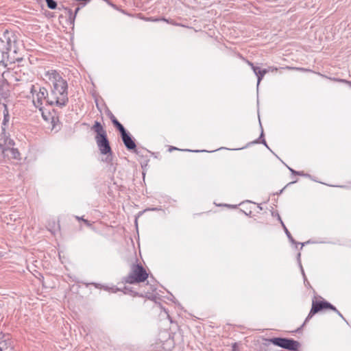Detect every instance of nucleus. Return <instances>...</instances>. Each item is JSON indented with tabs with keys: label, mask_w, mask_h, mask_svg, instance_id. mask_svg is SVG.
Returning <instances> with one entry per match:
<instances>
[{
	"label": "nucleus",
	"mask_w": 351,
	"mask_h": 351,
	"mask_svg": "<svg viewBox=\"0 0 351 351\" xmlns=\"http://www.w3.org/2000/svg\"><path fill=\"white\" fill-rule=\"evenodd\" d=\"M45 76L53 84L51 91L47 97V104L59 107L64 106L69 100L66 81L55 70L48 71Z\"/></svg>",
	"instance_id": "nucleus-1"
},
{
	"label": "nucleus",
	"mask_w": 351,
	"mask_h": 351,
	"mask_svg": "<svg viewBox=\"0 0 351 351\" xmlns=\"http://www.w3.org/2000/svg\"><path fill=\"white\" fill-rule=\"evenodd\" d=\"M91 129L96 133L95 141L101 154L107 155L106 162H111L112 152L107 138L106 131L99 121H95Z\"/></svg>",
	"instance_id": "nucleus-2"
},
{
	"label": "nucleus",
	"mask_w": 351,
	"mask_h": 351,
	"mask_svg": "<svg viewBox=\"0 0 351 351\" xmlns=\"http://www.w3.org/2000/svg\"><path fill=\"white\" fill-rule=\"evenodd\" d=\"M148 276V273L141 264H132L124 281L128 284H137L145 282Z\"/></svg>",
	"instance_id": "nucleus-3"
},
{
	"label": "nucleus",
	"mask_w": 351,
	"mask_h": 351,
	"mask_svg": "<svg viewBox=\"0 0 351 351\" xmlns=\"http://www.w3.org/2000/svg\"><path fill=\"white\" fill-rule=\"evenodd\" d=\"M30 93L32 94L34 105L36 108L42 110L43 101H46L47 102V97L49 95L47 90L45 88L40 87L38 91L36 86L34 85H32Z\"/></svg>",
	"instance_id": "nucleus-4"
},
{
	"label": "nucleus",
	"mask_w": 351,
	"mask_h": 351,
	"mask_svg": "<svg viewBox=\"0 0 351 351\" xmlns=\"http://www.w3.org/2000/svg\"><path fill=\"white\" fill-rule=\"evenodd\" d=\"M330 308L332 311H337V308L332 306L330 303L326 301H315L313 300L312 308L308 313L304 323L310 319L315 313H318L322 309Z\"/></svg>",
	"instance_id": "nucleus-5"
},
{
	"label": "nucleus",
	"mask_w": 351,
	"mask_h": 351,
	"mask_svg": "<svg viewBox=\"0 0 351 351\" xmlns=\"http://www.w3.org/2000/svg\"><path fill=\"white\" fill-rule=\"evenodd\" d=\"M11 49V40L5 35L3 38H0V54L3 58L5 54H7Z\"/></svg>",
	"instance_id": "nucleus-6"
},
{
	"label": "nucleus",
	"mask_w": 351,
	"mask_h": 351,
	"mask_svg": "<svg viewBox=\"0 0 351 351\" xmlns=\"http://www.w3.org/2000/svg\"><path fill=\"white\" fill-rule=\"evenodd\" d=\"M121 136L122 141L128 149L132 150L136 148V144L134 141L132 140L129 133L125 132L123 134H121Z\"/></svg>",
	"instance_id": "nucleus-7"
},
{
	"label": "nucleus",
	"mask_w": 351,
	"mask_h": 351,
	"mask_svg": "<svg viewBox=\"0 0 351 351\" xmlns=\"http://www.w3.org/2000/svg\"><path fill=\"white\" fill-rule=\"evenodd\" d=\"M2 154L7 157L8 159H17L20 154L17 149L14 148V146L10 148H4L1 152Z\"/></svg>",
	"instance_id": "nucleus-8"
},
{
	"label": "nucleus",
	"mask_w": 351,
	"mask_h": 351,
	"mask_svg": "<svg viewBox=\"0 0 351 351\" xmlns=\"http://www.w3.org/2000/svg\"><path fill=\"white\" fill-rule=\"evenodd\" d=\"M14 145V141L4 135L0 138V152H1L4 148L12 147Z\"/></svg>",
	"instance_id": "nucleus-9"
},
{
	"label": "nucleus",
	"mask_w": 351,
	"mask_h": 351,
	"mask_svg": "<svg viewBox=\"0 0 351 351\" xmlns=\"http://www.w3.org/2000/svg\"><path fill=\"white\" fill-rule=\"evenodd\" d=\"M300 346L298 341L291 339H287V350H297Z\"/></svg>",
	"instance_id": "nucleus-10"
},
{
	"label": "nucleus",
	"mask_w": 351,
	"mask_h": 351,
	"mask_svg": "<svg viewBox=\"0 0 351 351\" xmlns=\"http://www.w3.org/2000/svg\"><path fill=\"white\" fill-rule=\"evenodd\" d=\"M113 125L117 128V129L120 132L121 134H123L126 132L124 127L117 120H112Z\"/></svg>",
	"instance_id": "nucleus-11"
},
{
	"label": "nucleus",
	"mask_w": 351,
	"mask_h": 351,
	"mask_svg": "<svg viewBox=\"0 0 351 351\" xmlns=\"http://www.w3.org/2000/svg\"><path fill=\"white\" fill-rule=\"evenodd\" d=\"M3 106H4V110H3V123L4 125H5L8 121H9V112H8V109L7 108V105L6 104H3Z\"/></svg>",
	"instance_id": "nucleus-12"
},
{
	"label": "nucleus",
	"mask_w": 351,
	"mask_h": 351,
	"mask_svg": "<svg viewBox=\"0 0 351 351\" xmlns=\"http://www.w3.org/2000/svg\"><path fill=\"white\" fill-rule=\"evenodd\" d=\"M267 73V70L263 69V70H258V84L260 83L261 80L263 79L264 75Z\"/></svg>",
	"instance_id": "nucleus-13"
},
{
	"label": "nucleus",
	"mask_w": 351,
	"mask_h": 351,
	"mask_svg": "<svg viewBox=\"0 0 351 351\" xmlns=\"http://www.w3.org/2000/svg\"><path fill=\"white\" fill-rule=\"evenodd\" d=\"M48 8L50 9H55L57 6V3L53 0H45Z\"/></svg>",
	"instance_id": "nucleus-14"
},
{
	"label": "nucleus",
	"mask_w": 351,
	"mask_h": 351,
	"mask_svg": "<svg viewBox=\"0 0 351 351\" xmlns=\"http://www.w3.org/2000/svg\"><path fill=\"white\" fill-rule=\"evenodd\" d=\"M147 21H153V22L159 21H166L167 23H171V24H173L171 21H169L168 19H166L165 18H162V19L148 18L147 19Z\"/></svg>",
	"instance_id": "nucleus-15"
},
{
	"label": "nucleus",
	"mask_w": 351,
	"mask_h": 351,
	"mask_svg": "<svg viewBox=\"0 0 351 351\" xmlns=\"http://www.w3.org/2000/svg\"><path fill=\"white\" fill-rule=\"evenodd\" d=\"M247 64L252 67V70L254 71V73L256 76H258V70H261V69L258 66H255L253 63H252L250 61H247Z\"/></svg>",
	"instance_id": "nucleus-16"
},
{
	"label": "nucleus",
	"mask_w": 351,
	"mask_h": 351,
	"mask_svg": "<svg viewBox=\"0 0 351 351\" xmlns=\"http://www.w3.org/2000/svg\"><path fill=\"white\" fill-rule=\"evenodd\" d=\"M232 351H241V343H234L232 345Z\"/></svg>",
	"instance_id": "nucleus-17"
},
{
	"label": "nucleus",
	"mask_w": 351,
	"mask_h": 351,
	"mask_svg": "<svg viewBox=\"0 0 351 351\" xmlns=\"http://www.w3.org/2000/svg\"><path fill=\"white\" fill-rule=\"evenodd\" d=\"M9 217H10V221H12V220L13 221H16V215H15V214H10L9 215Z\"/></svg>",
	"instance_id": "nucleus-18"
},
{
	"label": "nucleus",
	"mask_w": 351,
	"mask_h": 351,
	"mask_svg": "<svg viewBox=\"0 0 351 351\" xmlns=\"http://www.w3.org/2000/svg\"><path fill=\"white\" fill-rule=\"evenodd\" d=\"M287 237L289 238V239L291 241V242H293V238L290 234V232L288 231V230L287 229Z\"/></svg>",
	"instance_id": "nucleus-19"
},
{
	"label": "nucleus",
	"mask_w": 351,
	"mask_h": 351,
	"mask_svg": "<svg viewBox=\"0 0 351 351\" xmlns=\"http://www.w3.org/2000/svg\"><path fill=\"white\" fill-rule=\"evenodd\" d=\"M83 222L86 224V226H87L88 227H91V226H92V223L86 219H83Z\"/></svg>",
	"instance_id": "nucleus-20"
},
{
	"label": "nucleus",
	"mask_w": 351,
	"mask_h": 351,
	"mask_svg": "<svg viewBox=\"0 0 351 351\" xmlns=\"http://www.w3.org/2000/svg\"><path fill=\"white\" fill-rule=\"evenodd\" d=\"M334 311L336 312L339 317H341L343 320H345L346 322V319L343 317L342 314L337 309V311Z\"/></svg>",
	"instance_id": "nucleus-21"
},
{
	"label": "nucleus",
	"mask_w": 351,
	"mask_h": 351,
	"mask_svg": "<svg viewBox=\"0 0 351 351\" xmlns=\"http://www.w3.org/2000/svg\"><path fill=\"white\" fill-rule=\"evenodd\" d=\"M287 169H289V170L290 171H291L293 173H296V174H300V175L301 174V173H299V172H296V171H293L291 168L289 167L287 165Z\"/></svg>",
	"instance_id": "nucleus-22"
},
{
	"label": "nucleus",
	"mask_w": 351,
	"mask_h": 351,
	"mask_svg": "<svg viewBox=\"0 0 351 351\" xmlns=\"http://www.w3.org/2000/svg\"><path fill=\"white\" fill-rule=\"evenodd\" d=\"M75 218L78 220V221H83V219H84L82 217H78V216H76Z\"/></svg>",
	"instance_id": "nucleus-23"
},
{
	"label": "nucleus",
	"mask_w": 351,
	"mask_h": 351,
	"mask_svg": "<svg viewBox=\"0 0 351 351\" xmlns=\"http://www.w3.org/2000/svg\"><path fill=\"white\" fill-rule=\"evenodd\" d=\"M5 218H6V219H4V221L6 222L8 224L10 223V221L8 219V216H5Z\"/></svg>",
	"instance_id": "nucleus-24"
},
{
	"label": "nucleus",
	"mask_w": 351,
	"mask_h": 351,
	"mask_svg": "<svg viewBox=\"0 0 351 351\" xmlns=\"http://www.w3.org/2000/svg\"><path fill=\"white\" fill-rule=\"evenodd\" d=\"M110 119H111V121H112V120H117V119L114 117V115H112V116L110 117Z\"/></svg>",
	"instance_id": "nucleus-25"
},
{
	"label": "nucleus",
	"mask_w": 351,
	"mask_h": 351,
	"mask_svg": "<svg viewBox=\"0 0 351 351\" xmlns=\"http://www.w3.org/2000/svg\"><path fill=\"white\" fill-rule=\"evenodd\" d=\"M280 222H281V224H282V227L285 229V225L283 223V221L282 220H280Z\"/></svg>",
	"instance_id": "nucleus-26"
},
{
	"label": "nucleus",
	"mask_w": 351,
	"mask_h": 351,
	"mask_svg": "<svg viewBox=\"0 0 351 351\" xmlns=\"http://www.w3.org/2000/svg\"><path fill=\"white\" fill-rule=\"evenodd\" d=\"M302 274L304 276V278H305V275H304V270L302 269ZM304 280H306V278H304Z\"/></svg>",
	"instance_id": "nucleus-27"
},
{
	"label": "nucleus",
	"mask_w": 351,
	"mask_h": 351,
	"mask_svg": "<svg viewBox=\"0 0 351 351\" xmlns=\"http://www.w3.org/2000/svg\"><path fill=\"white\" fill-rule=\"evenodd\" d=\"M294 182H295V181H293H293L290 182L289 183V184L294 183Z\"/></svg>",
	"instance_id": "nucleus-28"
},
{
	"label": "nucleus",
	"mask_w": 351,
	"mask_h": 351,
	"mask_svg": "<svg viewBox=\"0 0 351 351\" xmlns=\"http://www.w3.org/2000/svg\"><path fill=\"white\" fill-rule=\"evenodd\" d=\"M79 10H80V8H77L75 12H77Z\"/></svg>",
	"instance_id": "nucleus-29"
},
{
	"label": "nucleus",
	"mask_w": 351,
	"mask_h": 351,
	"mask_svg": "<svg viewBox=\"0 0 351 351\" xmlns=\"http://www.w3.org/2000/svg\"><path fill=\"white\" fill-rule=\"evenodd\" d=\"M0 351H2V348L0 347Z\"/></svg>",
	"instance_id": "nucleus-30"
}]
</instances>
